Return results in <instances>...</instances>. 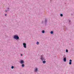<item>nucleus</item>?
Returning a JSON list of instances; mask_svg holds the SVG:
<instances>
[{"label":"nucleus","mask_w":74,"mask_h":74,"mask_svg":"<svg viewBox=\"0 0 74 74\" xmlns=\"http://www.w3.org/2000/svg\"><path fill=\"white\" fill-rule=\"evenodd\" d=\"M69 64H71V62H69Z\"/></svg>","instance_id":"nucleus-13"},{"label":"nucleus","mask_w":74,"mask_h":74,"mask_svg":"<svg viewBox=\"0 0 74 74\" xmlns=\"http://www.w3.org/2000/svg\"><path fill=\"white\" fill-rule=\"evenodd\" d=\"M41 59L42 61V60H45L44 58H43V56H41Z\"/></svg>","instance_id":"nucleus-3"},{"label":"nucleus","mask_w":74,"mask_h":74,"mask_svg":"<svg viewBox=\"0 0 74 74\" xmlns=\"http://www.w3.org/2000/svg\"><path fill=\"white\" fill-rule=\"evenodd\" d=\"M23 55L22 54H21V56H22Z\"/></svg>","instance_id":"nucleus-17"},{"label":"nucleus","mask_w":74,"mask_h":74,"mask_svg":"<svg viewBox=\"0 0 74 74\" xmlns=\"http://www.w3.org/2000/svg\"><path fill=\"white\" fill-rule=\"evenodd\" d=\"M60 15L61 16H63V14H61Z\"/></svg>","instance_id":"nucleus-12"},{"label":"nucleus","mask_w":74,"mask_h":74,"mask_svg":"<svg viewBox=\"0 0 74 74\" xmlns=\"http://www.w3.org/2000/svg\"><path fill=\"white\" fill-rule=\"evenodd\" d=\"M23 45L24 46V47L26 48V44L25 43H23Z\"/></svg>","instance_id":"nucleus-2"},{"label":"nucleus","mask_w":74,"mask_h":74,"mask_svg":"<svg viewBox=\"0 0 74 74\" xmlns=\"http://www.w3.org/2000/svg\"><path fill=\"white\" fill-rule=\"evenodd\" d=\"M5 16H7V14H5Z\"/></svg>","instance_id":"nucleus-18"},{"label":"nucleus","mask_w":74,"mask_h":74,"mask_svg":"<svg viewBox=\"0 0 74 74\" xmlns=\"http://www.w3.org/2000/svg\"><path fill=\"white\" fill-rule=\"evenodd\" d=\"M66 52H68V50H67V49H66Z\"/></svg>","instance_id":"nucleus-16"},{"label":"nucleus","mask_w":74,"mask_h":74,"mask_svg":"<svg viewBox=\"0 0 74 74\" xmlns=\"http://www.w3.org/2000/svg\"><path fill=\"white\" fill-rule=\"evenodd\" d=\"M14 38L15 39H19V36L16 35H15L14 36Z\"/></svg>","instance_id":"nucleus-1"},{"label":"nucleus","mask_w":74,"mask_h":74,"mask_svg":"<svg viewBox=\"0 0 74 74\" xmlns=\"http://www.w3.org/2000/svg\"><path fill=\"white\" fill-rule=\"evenodd\" d=\"M14 66H12V69H14Z\"/></svg>","instance_id":"nucleus-15"},{"label":"nucleus","mask_w":74,"mask_h":74,"mask_svg":"<svg viewBox=\"0 0 74 74\" xmlns=\"http://www.w3.org/2000/svg\"><path fill=\"white\" fill-rule=\"evenodd\" d=\"M51 34H53V31H51Z\"/></svg>","instance_id":"nucleus-11"},{"label":"nucleus","mask_w":74,"mask_h":74,"mask_svg":"<svg viewBox=\"0 0 74 74\" xmlns=\"http://www.w3.org/2000/svg\"><path fill=\"white\" fill-rule=\"evenodd\" d=\"M42 33H45V31L44 30L42 31Z\"/></svg>","instance_id":"nucleus-10"},{"label":"nucleus","mask_w":74,"mask_h":74,"mask_svg":"<svg viewBox=\"0 0 74 74\" xmlns=\"http://www.w3.org/2000/svg\"><path fill=\"white\" fill-rule=\"evenodd\" d=\"M37 70H38V69H37V68H36L35 70V72H37Z\"/></svg>","instance_id":"nucleus-5"},{"label":"nucleus","mask_w":74,"mask_h":74,"mask_svg":"<svg viewBox=\"0 0 74 74\" xmlns=\"http://www.w3.org/2000/svg\"><path fill=\"white\" fill-rule=\"evenodd\" d=\"M64 62H66V58H64Z\"/></svg>","instance_id":"nucleus-6"},{"label":"nucleus","mask_w":74,"mask_h":74,"mask_svg":"<svg viewBox=\"0 0 74 74\" xmlns=\"http://www.w3.org/2000/svg\"><path fill=\"white\" fill-rule=\"evenodd\" d=\"M46 62V61H43V63H45Z\"/></svg>","instance_id":"nucleus-7"},{"label":"nucleus","mask_w":74,"mask_h":74,"mask_svg":"<svg viewBox=\"0 0 74 74\" xmlns=\"http://www.w3.org/2000/svg\"><path fill=\"white\" fill-rule=\"evenodd\" d=\"M22 67H24V66H25V65H24V64H22Z\"/></svg>","instance_id":"nucleus-8"},{"label":"nucleus","mask_w":74,"mask_h":74,"mask_svg":"<svg viewBox=\"0 0 74 74\" xmlns=\"http://www.w3.org/2000/svg\"><path fill=\"white\" fill-rule=\"evenodd\" d=\"M6 12H7V11H6Z\"/></svg>","instance_id":"nucleus-20"},{"label":"nucleus","mask_w":74,"mask_h":74,"mask_svg":"<svg viewBox=\"0 0 74 74\" xmlns=\"http://www.w3.org/2000/svg\"><path fill=\"white\" fill-rule=\"evenodd\" d=\"M24 63V61H23V60H21V61L20 62V63H21V64H22L23 63Z\"/></svg>","instance_id":"nucleus-4"},{"label":"nucleus","mask_w":74,"mask_h":74,"mask_svg":"<svg viewBox=\"0 0 74 74\" xmlns=\"http://www.w3.org/2000/svg\"><path fill=\"white\" fill-rule=\"evenodd\" d=\"M36 44H37V45H38L39 44V42H37Z\"/></svg>","instance_id":"nucleus-9"},{"label":"nucleus","mask_w":74,"mask_h":74,"mask_svg":"<svg viewBox=\"0 0 74 74\" xmlns=\"http://www.w3.org/2000/svg\"><path fill=\"white\" fill-rule=\"evenodd\" d=\"M69 62H72V60H69Z\"/></svg>","instance_id":"nucleus-14"},{"label":"nucleus","mask_w":74,"mask_h":74,"mask_svg":"<svg viewBox=\"0 0 74 74\" xmlns=\"http://www.w3.org/2000/svg\"><path fill=\"white\" fill-rule=\"evenodd\" d=\"M46 22H47V20H45Z\"/></svg>","instance_id":"nucleus-19"}]
</instances>
